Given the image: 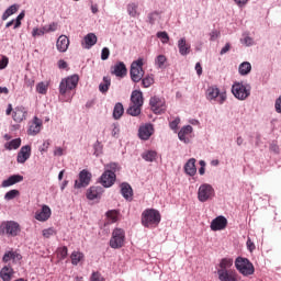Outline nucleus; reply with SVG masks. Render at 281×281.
Segmentation results:
<instances>
[{
  "label": "nucleus",
  "instance_id": "obj_56",
  "mask_svg": "<svg viewBox=\"0 0 281 281\" xmlns=\"http://www.w3.org/2000/svg\"><path fill=\"white\" fill-rule=\"evenodd\" d=\"M91 281H104V277L100 272H93L91 276Z\"/></svg>",
  "mask_w": 281,
  "mask_h": 281
},
{
  "label": "nucleus",
  "instance_id": "obj_62",
  "mask_svg": "<svg viewBox=\"0 0 281 281\" xmlns=\"http://www.w3.org/2000/svg\"><path fill=\"white\" fill-rule=\"evenodd\" d=\"M246 245H247L249 251H254V249H256V245L254 244V241H251V238L247 239Z\"/></svg>",
  "mask_w": 281,
  "mask_h": 281
},
{
  "label": "nucleus",
  "instance_id": "obj_37",
  "mask_svg": "<svg viewBox=\"0 0 281 281\" xmlns=\"http://www.w3.org/2000/svg\"><path fill=\"white\" fill-rule=\"evenodd\" d=\"M109 87H111V77H103V81L99 85V91L106 93Z\"/></svg>",
  "mask_w": 281,
  "mask_h": 281
},
{
  "label": "nucleus",
  "instance_id": "obj_36",
  "mask_svg": "<svg viewBox=\"0 0 281 281\" xmlns=\"http://www.w3.org/2000/svg\"><path fill=\"white\" fill-rule=\"evenodd\" d=\"M3 262H10V260H21V255L14 251H8L2 258Z\"/></svg>",
  "mask_w": 281,
  "mask_h": 281
},
{
  "label": "nucleus",
  "instance_id": "obj_23",
  "mask_svg": "<svg viewBox=\"0 0 281 281\" xmlns=\"http://www.w3.org/2000/svg\"><path fill=\"white\" fill-rule=\"evenodd\" d=\"M56 47L58 52H61V53L69 49V37H67V35H60L57 40Z\"/></svg>",
  "mask_w": 281,
  "mask_h": 281
},
{
  "label": "nucleus",
  "instance_id": "obj_58",
  "mask_svg": "<svg viewBox=\"0 0 281 281\" xmlns=\"http://www.w3.org/2000/svg\"><path fill=\"white\" fill-rule=\"evenodd\" d=\"M210 41H216V38H218V36H221V32L220 31H212L211 33H210Z\"/></svg>",
  "mask_w": 281,
  "mask_h": 281
},
{
  "label": "nucleus",
  "instance_id": "obj_39",
  "mask_svg": "<svg viewBox=\"0 0 281 281\" xmlns=\"http://www.w3.org/2000/svg\"><path fill=\"white\" fill-rule=\"evenodd\" d=\"M167 61L168 58H166V55H158L155 59V65H157L159 69H164V67H166Z\"/></svg>",
  "mask_w": 281,
  "mask_h": 281
},
{
  "label": "nucleus",
  "instance_id": "obj_38",
  "mask_svg": "<svg viewBox=\"0 0 281 281\" xmlns=\"http://www.w3.org/2000/svg\"><path fill=\"white\" fill-rule=\"evenodd\" d=\"M124 115V105L122 103H116L113 110L114 120H120Z\"/></svg>",
  "mask_w": 281,
  "mask_h": 281
},
{
  "label": "nucleus",
  "instance_id": "obj_14",
  "mask_svg": "<svg viewBox=\"0 0 281 281\" xmlns=\"http://www.w3.org/2000/svg\"><path fill=\"white\" fill-rule=\"evenodd\" d=\"M93 176L91 175V172H89V170L83 169L79 172V180L75 181V188L80 189V188H87V186H89V183H91V178Z\"/></svg>",
  "mask_w": 281,
  "mask_h": 281
},
{
  "label": "nucleus",
  "instance_id": "obj_48",
  "mask_svg": "<svg viewBox=\"0 0 281 281\" xmlns=\"http://www.w3.org/2000/svg\"><path fill=\"white\" fill-rule=\"evenodd\" d=\"M45 34H47V32L45 31V26H43V27H41V29L35 27V29H33V31H32V36H33L34 38H36V36H43V35H45Z\"/></svg>",
  "mask_w": 281,
  "mask_h": 281
},
{
  "label": "nucleus",
  "instance_id": "obj_33",
  "mask_svg": "<svg viewBox=\"0 0 281 281\" xmlns=\"http://www.w3.org/2000/svg\"><path fill=\"white\" fill-rule=\"evenodd\" d=\"M142 106L143 105H137L135 103H131L130 108L127 109V114L132 115V117H137V115H140V113H142Z\"/></svg>",
  "mask_w": 281,
  "mask_h": 281
},
{
  "label": "nucleus",
  "instance_id": "obj_41",
  "mask_svg": "<svg viewBox=\"0 0 281 281\" xmlns=\"http://www.w3.org/2000/svg\"><path fill=\"white\" fill-rule=\"evenodd\" d=\"M143 159H145V161H155L157 159V151H146L145 154H143Z\"/></svg>",
  "mask_w": 281,
  "mask_h": 281
},
{
  "label": "nucleus",
  "instance_id": "obj_26",
  "mask_svg": "<svg viewBox=\"0 0 281 281\" xmlns=\"http://www.w3.org/2000/svg\"><path fill=\"white\" fill-rule=\"evenodd\" d=\"M131 104L144 106V93L139 90H134L131 95Z\"/></svg>",
  "mask_w": 281,
  "mask_h": 281
},
{
  "label": "nucleus",
  "instance_id": "obj_61",
  "mask_svg": "<svg viewBox=\"0 0 281 281\" xmlns=\"http://www.w3.org/2000/svg\"><path fill=\"white\" fill-rule=\"evenodd\" d=\"M8 57H3L1 60H0V69H5L8 67Z\"/></svg>",
  "mask_w": 281,
  "mask_h": 281
},
{
  "label": "nucleus",
  "instance_id": "obj_59",
  "mask_svg": "<svg viewBox=\"0 0 281 281\" xmlns=\"http://www.w3.org/2000/svg\"><path fill=\"white\" fill-rule=\"evenodd\" d=\"M274 109L277 113H281V95L276 100Z\"/></svg>",
  "mask_w": 281,
  "mask_h": 281
},
{
  "label": "nucleus",
  "instance_id": "obj_24",
  "mask_svg": "<svg viewBox=\"0 0 281 281\" xmlns=\"http://www.w3.org/2000/svg\"><path fill=\"white\" fill-rule=\"evenodd\" d=\"M178 49H179V54L181 56H188V54H190L191 52V46L190 44H188V42L186 41V37H182L178 41Z\"/></svg>",
  "mask_w": 281,
  "mask_h": 281
},
{
  "label": "nucleus",
  "instance_id": "obj_19",
  "mask_svg": "<svg viewBox=\"0 0 281 281\" xmlns=\"http://www.w3.org/2000/svg\"><path fill=\"white\" fill-rule=\"evenodd\" d=\"M126 65L123 61L116 63L112 68H111V74L113 76H116L117 78H124L126 76Z\"/></svg>",
  "mask_w": 281,
  "mask_h": 281
},
{
  "label": "nucleus",
  "instance_id": "obj_60",
  "mask_svg": "<svg viewBox=\"0 0 281 281\" xmlns=\"http://www.w3.org/2000/svg\"><path fill=\"white\" fill-rule=\"evenodd\" d=\"M229 49H232V45H229V43H226V45L220 52L221 56H223L224 54H227Z\"/></svg>",
  "mask_w": 281,
  "mask_h": 281
},
{
  "label": "nucleus",
  "instance_id": "obj_63",
  "mask_svg": "<svg viewBox=\"0 0 281 281\" xmlns=\"http://www.w3.org/2000/svg\"><path fill=\"white\" fill-rule=\"evenodd\" d=\"M200 166L199 173L205 175V160H200Z\"/></svg>",
  "mask_w": 281,
  "mask_h": 281
},
{
  "label": "nucleus",
  "instance_id": "obj_50",
  "mask_svg": "<svg viewBox=\"0 0 281 281\" xmlns=\"http://www.w3.org/2000/svg\"><path fill=\"white\" fill-rule=\"evenodd\" d=\"M23 19H25V12H21L16 19H15V23H14V26H13V30H18V27L21 26V21H23Z\"/></svg>",
  "mask_w": 281,
  "mask_h": 281
},
{
  "label": "nucleus",
  "instance_id": "obj_45",
  "mask_svg": "<svg viewBox=\"0 0 281 281\" xmlns=\"http://www.w3.org/2000/svg\"><path fill=\"white\" fill-rule=\"evenodd\" d=\"M142 85L145 89H148V87H151L155 82V79H153V77L147 76L145 78H142Z\"/></svg>",
  "mask_w": 281,
  "mask_h": 281
},
{
  "label": "nucleus",
  "instance_id": "obj_20",
  "mask_svg": "<svg viewBox=\"0 0 281 281\" xmlns=\"http://www.w3.org/2000/svg\"><path fill=\"white\" fill-rule=\"evenodd\" d=\"M103 193L104 189L102 187H90L87 190V199H89V201H94V199H100Z\"/></svg>",
  "mask_w": 281,
  "mask_h": 281
},
{
  "label": "nucleus",
  "instance_id": "obj_5",
  "mask_svg": "<svg viewBox=\"0 0 281 281\" xmlns=\"http://www.w3.org/2000/svg\"><path fill=\"white\" fill-rule=\"evenodd\" d=\"M79 80L80 78L78 77V75H72L70 77L63 79L59 83L60 95H66V93H69V91H74V89L78 87Z\"/></svg>",
  "mask_w": 281,
  "mask_h": 281
},
{
  "label": "nucleus",
  "instance_id": "obj_21",
  "mask_svg": "<svg viewBox=\"0 0 281 281\" xmlns=\"http://www.w3.org/2000/svg\"><path fill=\"white\" fill-rule=\"evenodd\" d=\"M27 117V110L24 106H16L13 111L12 119L14 122L21 123Z\"/></svg>",
  "mask_w": 281,
  "mask_h": 281
},
{
  "label": "nucleus",
  "instance_id": "obj_42",
  "mask_svg": "<svg viewBox=\"0 0 281 281\" xmlns=\"http://www.w3.org/2000/svg\"><path fill=\"white\" fill-rule=\"evenodd\" d=\"M127 12H128L130 16H133L134 19H135V16H139V12H137L136 3H130L127 5Z\"/></svg>",
  "mask_w": 281,
  "mask_h": 281
},
{
  "label": "nucleus",
  "instance_id": "obj_22",
  "mask_svg": "<svg viewBox=\"0 0 281 281\" xmlns=\"http://www.w3.org/2000/svg\"><path fill=\"white\" fill-rule=\"evenodd\" d=\"M193 128L192 125H186L183 126L179 133H178V137L180 139V142H183L184 144H189L190 143V134L192 133Z\"/></svg>",
  "mask_w": 281,
  "mask_h": 281
},
{
  "label": "nucleus",
  "instance_id": "obj_13",
  "mask_svg": "<svg viewBox=\"0 0 281 281\" xmlns=\"http://www.w3.org/2000/svg\"><path fill=\"white\" fill-rule=\"evenodd\" d=\"M155 134V127L150 123H146L140 125L138 128V137L143 139V142H148L150 137Z\"/></svg>",
  "mask_w": 281,
  "mask_h": 281
},
{
  "label": "nucleus",
  "instance_id": "obj_52",
  "mask_svg": "<svg viewBox=\"0 0 281 281\" xmlns=\"http://www.w3.org/2000/svg\"><path fill=\"white\" fill-rule=\"evenodd\" d=\"M179 124H181V119L176 117L169 123V127L171 128V131H177V128H179Z\"/></svg>",
  "mask_w": 281,
  "mask_h": 281
},
{
  "label": "nucleus",
  "instance_id": "obj_29",
  "mask_svg": "<svg viewBox=\"0 0 281 281\" xmlns=\"http://www.w3.org/2000/svg\"><path fill=\"white\" fill-rule=\"evenodd\" d=\"M12 276H14V270L10 266H4L0 271V278L3 281H11Z\"/></svg>",
  "mask_w": 281,
  "mask_h": 281
},
{
  "label": "nucleus",
  "instance_id": "obj_17",
  "mask_svg": "<svg viewBox=\"0 0 281 281\" xmlns=\"http://www.w3.org/2000/svg\"><path fill=\"white\" fill-rule=\"evenodd\" d=\"M31 155H32V147L30 145L23 146L18 153V158H16L18 164H25V161L31 157Z\"/></svg>",
  "mask_w": 281,
  "mask_h": 281
},
{
  "label": "nucleus",
  "instance_id": "obj_28",
  "mask_svg": "<svg viewBox=\"0 0 281 281\" xmlns=\"http://www.w3.org/2000/svg\"><path fill=\"white\" fill-rule=\"evenodd\" d=\"M23 181V176L21 175H13L9 177L7 180L2 182V188H10V186H14L16 183H21Z\"/></svg>",
  "mask_w": 281,
  "mask_h": 281
},
{
  "label": "nucleus",
  "instance_id": "obj_34",
  "mask_svg": "<svg viewBox=\"0 0 281 281\" xmlns=\"http://www.w3.org/2000/svg\"><path fill=\"white\" fill-rule=\"evenodd\" d=\"M4 148L7 150H16L18 148H21V138H15L5 143Z\"/></svg>",
  "mask_w": 281,
  "mask_h": 281
},
{
  "label": "nucleus",
  "instance_id": "obj_2",
  "mask_svg": "<svg viewBox=\"0 0 281 281\" xmlns=\"http://www.w3.org/2000/svg\"><path fill=\"white\" fill-rule=\"evenodd\" d=\"M117 170H120V166L115 162H111L105 166V171L100 178V183L103 188H111L115 183V172H117Z\"/></svg>",
  "mask_w": 281,
  "mask_h": 281
},
{
  "label": "nucleus",
  "instance_id": "obj_11",
  "mask_svg": "<svg viewBox=\"0 0 281 281\" xmlns=\"http://www.w3.org/2000/svg\"><path fill=\"white\" fill-rule=\"evenodd\" d=\"M198 199L201 201V203H205V201L214 199V188L207 183L200 186L198 190Z\"/></svg>",
  "mask_w": 281,
  "mask_h": 281
},
{
  "label": "nucleus",
  "instance_id": "obj_49",
  "mask_svg": "<svg viewBox=\"0 0 281 281\" xmlns=\"http://www.w3.org/2000/svg\"><path fill=\"white\" fill-rule=\"evenodd\" d=\"M157 37L160 38L161 43L166 44L170 41V36H168L167 32H158Z\"/></svg>",
  "mask_w": 281,
  "mask_h": 281
},
{
  "label": "nucleus",
  "instance_id": "obj_9",
  "mask_svg": "<svg viewBox=\"0 0 281 281\" xmlns=\"http://www.w3.org/2000/svg\"><path fill=\"white\" fill-rule=\"evenodd\" d=\"M206 99L216 100L218 104H224L225 100H227V93L221 92V90L216 86H211L206 90Z\"/></svg>",
  "mask_w": 281,
  "mask_h": 281
},
{
  "label": "nucleus",
  "instance_id": "obj_25",
  "mask_svg": "<svg viewBox=\"0 0 281 281\" xmlns=\"http://www.w3.org/2000/svg\"><path fill=\"white\" fill-rule=\"evenodd\" d=\"M121 194L126 199V201L133 200V188L128 182L121 183Z\"/></svg>",
  "mask_w": 281,
  "mask_h": 281
},
{
  "label": "nucleus",
  "instance_id": "obj_8",
  "mask_svg": "<svg viewBox=\"0 0 281 281\" xmlns=\"http://www.w3.org/2000/svg\"><path fill=\"white\" fill-rule=\"evenodd\" d=\"M232 93L237 100H247V97L251 95V87L235 82L232 87Z\"/></svg>",
  "mask_w": 281,
  "mask_h": 281
},
{
  "label": "nucleus",
  "instance_id": "obj_51",
  "mask_svg": "<svg viewBox=\"0 0 281 281\" xmlns=\"http://www.w3.org/2000/svg\"><path fill=\"white\" fill-rule=\"evenodd\" d=\"M46 34H48L49 32H56V30H58V24L56 22H53L46 26H44Z\"/></svg>",
  "mask_w": 281,
  "mask_h": 281
},
{
  "label": "nucleus",
  "instance_id": "obj_1",
  "mask_svg": "<svg viewBox=\"0 0 281 281\" xmlns=\"http://www.w3.org/2000/svg\"><path fill=\"white\" fill-rule=\"evenodd\" d=\"M232 267H234V259L225 257L220 260L216 267L220 281H240V276Z\"/></svg>",
  "mask_w": 281,
  "mask_h": 281
},
{
  "label": "nucleus",
  "instance_id": "obj_64",
  "mask_svg": "<svg viewBox=\"0 0 281 281\" xmlns=\"http://www.w3.org/2000/svg\"><path fill=\"white\" fill-rule=\"evenodd\" d=\"M58 67H59V69H67V67H68L67 61H65L64 59H60L58 61Z\"/></svg>",
  "mask_w": 281,
  "mask_h": 281
},
{
  "label": "nucleus",
  "instance_id": "obj_35",
  "mask_svg": "<svg viewBox=\"0 0 281 281\" xmlns=\"http://www.w3.org/2000/svg\"><path fill=\"white\" fill-rule=\"evenodd\" d=\"M251 72V64L249 61H244L239 65L240 76H247Z\"/></svg>",
  "mask_w": 281,
  "mask_h": 281
},
{
  "label": "nucleus",
  "instance_id": "obj_10",
  "mask_svg": "<svg viewBox=\"0 0 281 281\" xmlns=\"http://www.w3.org/2000/svg\"><path fill=\"white\" fill-rule=\"evenodd\" d=\"M0 232L7 236H19L21 233V225L14 221L4 222L0 226Z\"/></svg>",
  "mask_w": 281,
  "mask_h": 281
},
{
  "label": "nucleus",
  "instance_id": "obj_7",
  "mask_svg": "<svg viewBox=\"0 0 281 281\" xmlns=\"http://www.w3.org/2000/svg\"><path fill=\"white\" fill-rule=\"evenodd\" d=\"M131 79L133 82H140L142 78H144V60L137 59L133 61L130 70Z\"/></svg>",
  "mask_w": 281,
  "mask_h": 281
},
{
  "label": "nucleus",
  "instance_id": "obj_3",
  "mask_svg": "<svg viewBox=\"0 0 281 281\" xmlns=\"http://www.w3.org/2000/svg\"><path fill=\"white\" fill-rule=\"evenodd\" d=\"M161 223V213L155 209H147L142 213V225L144 227H157Z\"/></svg>",
  "mask_w": 281,
  "mask_h": 281
},
{
  "label": "nucleus",
  "instance_id": "obj_4",
  "mask_svg": "<svg viewBox=\"0 0 281 281\" xmlns=\"http://www.w3.org/2000/svg\"><path fill=\"white\" fill-rule=\"evenodd\" d=\"M235 267L237 271L244 277L254 276V273H256L254 263H251V261H249L247 258L237 257L235 260Z\"/></svg>",
  "mask_w": 281,
  "mask_h": 281
},
{
  "label": "nucleus",
  "instance_id": "obj_46",
  "mask_svg": "<svg viewBox=\"0 0 281 281\" xmlns=\"http://www.w3.org/2000/svg\"><path fill=\"white\" fill-rule=\"evenodd\" d=\"M48 86L45 82H40L36 86L37 93H41L42 95H45L47 93Z\"/></svg>",
  "mask_w": 281,
  "mask_h": 281
},
{
  "label": "nucleus",
  "instance_id": "obj_18",
  "mask_svg": "<svg viewBox=\"0 0 281 281\" xmlns=\"http://www.w3.org/2000/svg\"><path fill=\"white\" fill-rule=\"evenodd\" d=\"M52 216V209L47 205H43L41 211H37L35 213L36 221H40L44 223L45 221H49V217Z\"/></svg>",
  "mask_w": 281,
  "mask_h": 281
},
{
  "label": "nucleus",
  "instance_id": "obj_16",
  "mask_svg": "<svg viewBox=\"0 0 281 281\" xmlns=\"http://www.w3.org/2000/svg\"><path fill=\"white\" fill-rule=\"evenodd\" d=\"M225 227H227V218H225L223 215L215 217L211 222L212 232H221L225 229Z\"/></svg>",
  "mask_w": 281,
  "mask_h": 281
},
{
  "label": "nucleus",
  "instance_id": "obj_47",
  "mask_svg": "<svg viewBox=\"0 0 281 281\" xmlns=\"http://www.w3.org/2000/svg\"><path fill=\"white\" fill-rule=\"evenodd\" d=\"M42 234L44 238H52V236H56V229L54 227L45 228Z\"/></svg>",
  "mask_w": 281,
  "mask_h": 281
},
{
  "label": "nucleus",
  "instance_id": "obj_40",
  "mask_svg": "<svg viewBox=\"0 0 281 281\" xmlns=\"http://www.w3.org/2000/svg\"><path fill=\"white\" fill-rule=\"evenodd\" d=\"M119 216H120V213L116 210H111L106 212V217L110 223H117Z\"/></svg>",
  "mask_w": 281,
  "mask_h": 281
},
{
  "label": "nucleus",
  "instance_id": "obj_43",
  "mask_svg": "<svg viewBox=\"0 0 281 281\" xmlns=\"http://www.w3.org/2000/svg\"><path fill=\"white\" fill-rule=\"evenodd\" d=\"M68 249L67 246H63L60 248L57 249V256L59 258V260H65V258H67L68 256Z\"/></svg>",
  "mask_w": 281,
  "mask_h": 281
},
{
  "label": "nucleus",
  "instance_id": "obj_55",
  "mask_svg": "<svg viewBox=\"0 0 281 281\" xmlns=\"http://www.w3.org/2000/svg\"><path fill=\"white\" fill-rule=\"evenodd\" d=\"M157 16H159V13L153 12L148 14V22L150 25H154L155 21H157Z\"/></svg>",
  "mask_w": 281,
  "mask_h": 281
},
{
  "label": "nucleus",
  "instance_id": "obj_12",
  "mask_svg": "<svg viewBox=\"0 0 281 281\" xmlns=\"http://www.w3.org/2000/svg\"><path fill=\"white\" fill-rule=\"evenodd\" d=\"M149 106L156 115H161V113H166V100L159 97H151L149 100Z\"/></svg>",
  "mask_w": 281,
  "mask_h": 281
},
{
  "label": "nucleus",
  "instance_id": "obj_44",
  "mask_svg": "<svg viewBox=\"0 0 281 281\" xmlns=\"http://www.w3.org/2000/svg\"><path fill=\"white\" fill-rule=\"evenodd\" d=\"M20 192L16 189L10 190L5 193L4 199L5 201H12V199H16L19 196Z\"/></svg>",
  "mask_w": 281,
  "mask_h": 281
},
{
  "label": "nucleus",
  "instance_id": "obj_53",
  "mask_svg": "<svg viewBox=\"0 0 281 281\" xmlns=\"http://www.w3.org/2000/svg\"><path fill=\"white\" fill-rule=\"evenodd\" d=\"M109 56H111V50L108 47L102 48L101 60H109Z\"/></svg>",
  "mask_w": 281,
  "mask_h": 281
},
{
  "label": "nucleus",
  "instance_id": "obj_15",
  "mask_svg": "<svg viewBox=\"0 0 281 281\" xmlns=\"http://www.w3.org/2000/svg\"><path fill=\"white\" fill-rule=\"evenodd\" d=\"M43 128V121L38 116H34L33 120L29 123L27 135H38Z\"/></svg>",
  "mask_w": 281,
  "mask_h": 281
},
{
  "label": "nucleus",
  "instance_id": "obj_6",
  "mask_svg": "<svg viewBox=\"0 0 281 281\" xmlns=\"http://www.w3.org/2000/svg\"><path fill=\"white\" fill-rule=\"evenodd\" d=\"M126 240V232L123 228H114L110 239V247L112 249H122Z\"/></svg>",
  "mask_w": 281,
  "mask_h": 281
},
{
  "label": "nucleus",
  "instance_id": "obj_30",
  "mask_svg": "<svg viewBox=\"0 0 281 281\" xmlns=\"http://www.w3.org/2000/svg\"><path fill=\"white\" fill-rule=\"evenodd\" d=\"M70 260H71V265H74L75 267H78L80 262L85 261V254L75 250L70 255Z\"/></svg>",
  "mask_w": 281,
  "mask_h": 281
},
{
  "label": "nucleus",
  "instance_id": "obj_32",
  "mask_svg": "<svg viewBox=\"0 0 281 281\" xmlns=\"http://www.w3.org/2000/svg\"><path fill=\"white\" fill-rule=\"evenodd\" d=\"M83 41L86 49H91V47L98 43V36L93 33H89L85 36Z\"/></svg>",
  "mask_w": 281,
  "mask_h": 281
},
{
  "label": "nucleus",
  "instance_id": "obj_57",
  "mask_svg": "<svg viewBox=\"0 0 281 281\" xmlns=\"http://www.w3.org/2000/svg\"><path fill=\"white\" fill-rule=\"evenodd\" d=\"M241 43L247 47H250V45H254V38L246 36L241 40Z\"/></svg>",
  "mask_w": 281,
  "mask_h": 281
},
{
  "label": "nucleus",
  "instance_id": "obj_54",
  "mask_svg": "<svg viewBox=\"0 0 281 281\" xmlns=\"http://www.w3.org/2000/svg\"><path fill=\"white\" fill-rule=\"evenodd\" d=\"M50 146L49 140H45L42 146H40L38 150L43 155L44 153H47L48 148Z\"/></svg>",
  "mask_w": 281,
  "mask_h": 281
},
{
  "label": "nucleus",
  "instance_id": "obj_27",
  "mask_svg": "<svg viewBox=\"0 0 281 281\" xmlns=\"http://www.w3.org/2000/svg\"><path fill=\"white\" fill-rule=\"evenodd\" d=\"M184 172L189 175V177H194L196 175V159L191 158L184 165Z\"/></svg>",
  "mask_w": 281,
  "mask_h": 281
},
{
  "label": "nucleus",
  "instance_id": "obj_31",
  "mask_svg": "<svg viewBox=\"0 0 281 281\" xmlns=\"http://www.w3.org/2000/svg\"><path fill=\"white\" fill-rule=\"evenodd\" d=\"M19 12V4H12L10 5L1 15L2 21H8L10 16L13 14H16Z\"/></svg>",
  "mask_w": 281,
  "mask_h": 281
}]
</instances>
